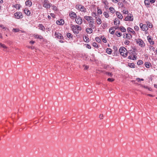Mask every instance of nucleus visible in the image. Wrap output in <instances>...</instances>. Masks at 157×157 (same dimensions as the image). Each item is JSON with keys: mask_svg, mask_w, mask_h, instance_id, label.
<instances>
[{"mask_svg": "<svg viewBox=\"0 0 157 157\" xmlns=\"http://www.w3.org/2000/svg\"><path fill=\"white\" fill-rule=\"evenodd\" d=\"M71 27L73 33L76 34H77L79 33V31L82 29L81 27L78 25H71Z\"/></svg>", "mask_w": 157, "mask_h": 157, "instance_id": "1", "label": "nucleus"}, {"mask_svg": "<svg viewBox=\"0 0 157 157\" xmlns=\"http://www.w3.org/2000/svg\"><path fill=\"white\" fill-rule=\"evenodd\" d=\"M119 52L121 55L124 57H126L128 52L126 49L124 47H121L119 49Z\"/></svg>", "mask_w": 157, "mask_h": 157, "instance_id": "2", "label": "nucleus"}, {"mask_svg": "<svg viewBox=\"0 0 157 157\" xmlns=\"http://www.w3.org/2000/svg\"><path fill=\"white\" fill-rule=\"evenodd\" d=\"M75 8L80 10L82 12L85 13L86 12V9L83 6L80 4H77L75 6Z\"/></svg>", "mask_w": 157, "mask_h": 157, "instance_id": "3", "label": "nucleus"}, {"mask_svg": "<svg viewBox=\"0 0 157 157\" xmlns=\"http://www.w3.org/2000/svg\"><path fill=\"white\" fill-rule=\"evenodd\" d=\"M136 42L137 44H138L141 47H144L145 46V44L143 41L140 39H136Z\"/></svg>", "mask_w": 157, "mask_h": 157, "instance_id": "4", "label": "nucleus"}, {"mask_svg": "<svg viewBox=\"0 0 157 157\" xmlns=\"http://www.w3.org/2000/svg\"><path fill=\"white\" fill-rule=\"evenodd\" d=\"M43 6L46 9H49L52 6V4L51 3H49V2L48 0H44Z\"/></svg>", "mask_w": 157, "mask_h": 157, "instance_id": "5", "label": "nucleus"}, {"mask_svg": "<svg viewBox=\"0 0 157 157\" xmlns=\"http://www.w3.org/2000/svg\"><path fill=\"white\" fill-rule=\"evenodd\" d=\"M15 17L17 19L21 18L23 17L22 13L21 12H17L14 14Z\"/></svg>", "mask_w": 157, "mask_h": 157, "instance_id": "6", "label": "nucleus"}, {"mask_svg": "<svg viewBox=\"0 0 157 157\" xmlns=\"http://www.w3.org/2000/svg\"><path fill=\"white\" fill-rule=\"evenodd\" d=\"M84 18L89 23H94L93 18L91 16H85L84 17Z\"/></svg>", "mask_w": 157, "mask_h": 157, "instance_id": "7", "label": "nucleus"}, {"mask_svg": "<svg viewBox=\"0 0 157 157\" xmlns=\"http://www.w3.org/2000/svg\"><path fill=\"white\" fill-rule=\"evenodd\" d=\"M69 16L70 18L72 19L76 18L77 17V15L76 13L72 11H71L70 13Z\"/></svg>", "mask_w": 157, "mask_h": 157, "instance_id": "8", "label": "nucleus"}, {"mask_svg": "<svg viewBox=\"0 0 157 157\" xmlns=\"http://www.w3.org/2000/svg\"><path fill=\"white\" fill-rule=\"evenodd\" d=\"M76 23L79 25H80L82 23V19L79 16H78V17L75 19Z\"/></svg>", "mask_w": 157, "mask_h": 157, "instance_id": "9", "label": "nucleus"}, {"mask_svg": "<svg viewBox=\"0 0 157 157\" xmlns=\"http://www.w3.org/2000/svg\"><path fill=\"white\" fill-rule=\"evenodd\" d=\"M123 38H127L128 40H130L132 37V35L130 34L125 33L123 34Z\"/></svg>", "mask_w": 157, "mask_h": 157, "instance_id": "10", "label": "nucleus"}, {"mask_svg": "<svg viewBox=\"0 0 157 157\" xmlns=\"http://www.w3.org/2000/svg\"><path fill=\"white\" fill-rule=\"evenodd\" d=\"M56 24L59 25H63L64 23V21L62 19H60L59 20H57L56 22Z\"/></svg>", "mask_w": 157, "mask_h": 157, "instance_id": "11", "label": "nucleus"}, {"mask_svg": "<svg viewBox=\"0 0 157 157\" xmlns=\"http://www.w3.org/2000/svg\"><path fill=\"white\" fill-rule=\"evenodd\" d=\"M25 13L28 16H30L31 15L30 11L28 9H25L23 10Z\"/></svg>", "mask_w": 157, "mask_h": 157, "instance_id": "12", "label": "nucleus"}, {"mask_svg": "<svg viewBox=\"0 0 157 157\" xmlns=\"http://www.w3.org/2000/svg\"><path fill=\"white\" fill-rule=\"evenodd\" d=\"M25 4L26 6L30 7L32 6V3L31 0H27L25 2Z\"/></svg>", "mask_w": 157, "mask_h": 157, "instance_id": "13", "label": "nucleus"}, {"mask_svg": "<svg viewBox=\"0 0 157 157\" xmlns=\"http://www.w3.org/2000/svg\"><path fill=\"white\" fill-rule=\"evenodd\" d=\"M133 18L132 17L128 16L126 17L125 19L124 20L125 21H133Z\"/></svg>", "mask_w": 157, "mask_h": 157, "instance_id": "14", "label": "nucleus"}, {"mask_svg": "<svg viewBox=\"0 0 157 157\" xmlns=\"http://www.w3.org/2000/svg\"><path fill=\"white\" fill-rule=\"evenodd\" d=\"M147 40L149 43L151 45H153L154 44V41L152 40L151 37L148 36L147 37Z\"/></svg>", "mask_w": 157, "mask_h": 157, "instance_id": "15", "label": "nucleus"}, {"mask_svg": "<svg viewBox=\"0 0 157 157\" xmlns=\"http://www.w3.org/2000/svg\"><path fill=\"white\" fill-rule=\"evenodd\" d=\"M33 36L35 38L40 39H43V37L42 36L38 35L37 34H34Z\"/></svg>", "mask_w": 157, "mask_h": 157, "instance_id": "16", "label": "nucleus"}, {"mask_svg": "<svg viewBox=\"0 0 157 157\" xmlns=\"http://www.w3.org/2000/svg\"><path fill=\"white\" fill-rule=\"evenodd\" d=\"M116 14L119 18L121 19H122L123 17V16L120 13L117 11L116 13Z\"/></svg>", "mask_w": 157, "mask_h": 157, "instance_id": "17", "label": "nucleus"}, {"mask_svg": "<svg viewBox=\"0 0 157 157\" xmlns=\"http://www.w3.org/2000/svg\"><path fill=\"white\" fill-rule=\"evenodd\" d=\"M38 27H39V29L43 31H44L45 28L44 26L42 24H39Z\"/></svg>", "mask_w": 157, "mask_h": 157, "instance_id": "18", "label": "nucleus"}, {"mask_svg": "<svg viewBox=\"0 0 157 157\" xmlns=\"http://www.w3.org/2000/svg\"><path fill=\"white\" fill-rule=\"evenodd\" d=\"M114 24L115 25H117V24L119 25L120 24V21L118 18H115L114 21Z\"/></svg>", "mask_w": 157, "mask_h": 157, "instance_id": "19", "label": "nucleus"}, {"mask_svg": "<svg viewBox=\"0 0 157 157\" xmlns=\"http://www.w3.org/2000/svg\"><path fill=\"white\" fill-rule=\"evenodd\" d=\"M127 31L128 32H130L134 34H135L136 33L133 30V29H132L130 27L128 28Z\"/></svg>", "mask_w": 157, "mask_h": 157, "instance_id": "20", "label": "nucleus"}, {"mask_svg": "<svg viewBox=\"0 0 157 157\" xmlns=\"http://www.w3.org/2000/svg\"><path fill=\"white\" fill-rule=\"evenodd\" d=\"M148 29V27L147 25L143 24V27L142 30L143 31H146Z\"/></svg>", "mask_w": 157, "mask_h": 157, "instance_id": "21", "label": "nucleus"}, {"mask_svg": "<svg viewBox=\"0 0 157 157\" xmlns=\"http://www.w3.org/2000/svg\"><path fill=\"white\" fill-rule=\"evenodd\" d=\"M145 67L147 68H149L150 66H151V63L149 62H146L144 64Z\"/></svg>", "mask_w": 157, "mask_h": 157, "instance_id": "22", "label": "nucleus"}, {"mask_svg": "<svg viewBox=\"0 0 157 157\" xmlns=\"http://www.w3.org/2000/svg\"><path fill=\"white\" fill-rule=\"evenodd\" d=\"M86 31L87 33H92L93 32V30L91 28H87L86 29Z\"/></svg>", "mask_w": 157, "mask_h": 157, "instance_id": "23", "label": "nucleus"}, {"mask_svg": "<svg viewBox=\"0 0 157 157\" xmlns=\"http://www.w3.org/2000/svg\"><path fill=\"white\" fill-rule=\"evenodd\" d=\"M96 18L97 24L98 25H100L101 23V19H100L99 17H96Z\"/></svg>", "mask_w": 157, "mask_h": 157, "instance_id": "24", "label": "nucleus"}, {"mask_svg": "<svg viewBox=\"0 0 157 157\" xmlns=\"http://www.w3.org/2000/svg\"><path fill=\"white\" fill-rule=\"evenodd\" d=\"M128 65L131 68H135V65L133 63H128Z\"/></svg>", "mask_w": 157, "mask_h": 157, "instance_id": "25", "label": "nucleus"}, {"mask_svg": "<svg viewBox=\"0 0 157 157\" xmlns=\"http://www.w3.org/2000/svg\"><path fill=\"white\" fill-rule=\"evenodd\" d=\"M121 31L122 32H126V29L123 26H121L119 28Z\"/></svg>", "mask_w": 157, "mask_h": 157, "instance_id": "26", "label": "nucleus"}, {"mask_svg": "<svg viewBox=\"0 0 157 157\" xmlns=\"http://www.w3.org/2000/svg\"><path fill=\"white\" fill-rule=\"evenodd\" d=\"M83 39L84 41L86 43H88L90 41L89 38L86 36H85L84 37H83Z\"/></svg>", "mask_w": 157, "mask_h": 157, "instance_id": "27", "label": "nucleus"}, {"mask_svg": "<svg viewBox=\"0 0 157 157\" xmlns=\"http://www.w3.org/2000/svg\"><path fill=\"white\" fill-rule=\"evenodd\" d=\"M106 50V52L109 54H110L112 52V50L110 48H107Z\"/></svg>", "mask_w": 157, "mask_h": 157, "instance_id": "28", "label": "nucleus"}, {"mask_svg": "<svg viewBox=\"0 0 157 157\" xmlns=\"http://www.w3.org/2000/svg\"><path fill=\"white\" fill-rule=\"evenodd\" d=\"M109 10L110 12L112 13H114L115 11V9L112 7H110L109 8Z\"/></svg>", "mask_w": 157, "mask_h": 157, "instance_id": "29", "label": "nucleus"}, {"mask_svg": "<svg viewBox=\"0 0 157 157\" xmlns=\"http://www.w3.org/2000/svg\"><path fill=\"white\" fill-rule=\"evenodd\" d=\"M109 32L110 34H113L115 32V30H113V28H111L109 29Z\"/></svg>", "mask_w": 157, "mask_h": 157, "instance_id": "30", "label": "nucleus"}, {"mask_svg": "<svg viewBox=\"0 0 157 157\" xmlns=\"http://www.w3.org/2000/svg\"><path fill=\"white\" fill-rule=\"evenodd\" d=\"M67 36L69 38L72 39L73 37V36L70 33H68L67 34Z\"/></svg>", "mask_w": 157, "mask_h": 157, "instance_id": "31", "label": "nucleus"}, {"mask_svg": "<svg viewBox=\"0 0 157 157\" xmlns=\"http://www.w3.org/2000/svg\"><path fill=\"white\" fill-rule=\"evenodd\" d=\"M149 0H145L144 2L145 5L149 6L150 5V3Z\"/></svg>", "mask_w": 157, "mask_h": 157, "instance_id": "32", "label": "nucleus"}, {"mask_svg": "<svg viewBox=\"0 0 157 157\" xmlns=\"http://www.w3.org/2000/svg\"><path fill=\"white\" fill-rule=\"evenodd\" d=\"M118 5L119 6V8L123 7L124 6V4L123 3L120 2L118 3Z\"/></svg>", "mask_w": 157, "mask_h": 157, "instance_id": "33", "label": "nucleus"}, {"mask_svg": "<svg viewBox=\"0 0 157 157\" xmlns=\"http://www.w3.org/2000/svg\"><path fill=\"white\" fill-rule=\"evenodd\" d=\"M95 40L98 43H100L101 42V40L100 38L98 37H96L95 38Z\"/></svg>", "mask_w": 157, "mask_h": 157, "instance_id": "34", "label": "nucleus"}, {"mask_svg": "<svg viewBox=\"0 0 157 157\" xmlns=\"http://www.w3.org/2000/svg\"><path fill=\"white\" fill-rule=\"evenodd\" d=\"M60 35L61 33H60L55 32V36L56 37H57L59 38V36Z\"/></svg>", "mask_w": 157, "mask_h": 157, "instance_id": "35", "label": "nucleus"}, {"mask_svg": "<svg viewBox=\"0 0 157 157\" xmlns=\"http://www.w3.org/2000/svg\"><path fill=\"white\" fill-rule=\"evenodd\" d=\"M52 6V9L53 10H54V11H56V10H57V7L56 6H54V5H52V6Z\"/></svg>", "mask_w": 157, "mask_h": 157, "instance_id": "36", "label": "nucleus"}, {"mask_svg": "<svg viewBox=\"0 0 157 157\" xmlns=\"http://www.w3.org/2000/svg\"><path fill=\"white\" fill-rule=\"evenodd\" d=\"M0 45L1 47L3 48L4 49H6L7 47L4 44H2L1 43H0Z\"/></svg>", "mask_w": 157, "mask_h": 157, "instance_id": "37", "label": "nucleus"}, {"mask_svg": "<svg viewBox=\"0 0 157 157\" xmlns=\"http://www.w3.org/2000/svg\"><path fill=\"white\" fill-rule=\"evenodd\" d=\"M143 61L141 60H139L137 62V64L138 65H140L143 63Z\"/></svg>", "mask_w": 157, "mask_h": 157, "instance_id": "38", "label": "nucleus"}, {"mask_svg": "<svg viewBox=\"0 0 157 157\" xmlns=\"http://www.w3.org/2000/svg\"><path fill=\"white\" fill-rule=\"evenodd\" d=\"M105 74H106V75H107L111 77H112L113 76V74L112 73H109L108 72H106L105 73Z\"/></svg>", "mask_w": 157, "mask_h": 157, "instance_id": "39", "label": "nucleus"}, {"mask_svg": "<svg viewBox=\"0 0 157 157\" xmlns=\"http://www.w3.org/2000/svg\"><path fill=\"white\" fill-rule=\"evenodd\" d=\"M116 35L118 37L121 36L122 35V34L121 33H118L117 32L116 33Z\"/></svg>", "mask_w": 157, "mask_h": 157, "instance_id": "40", "label": "nucleus"}, {"mask_svg": "<svg viewBox=\"0 0 157 157\" xmlns=\"http://www.w3.org/2000/svg\"><path fill=\"white\" fill-rule=\"evenodd\" d=\"M104 15L105 16L106 18H108L109 17V14L108 13H107L106 12H104Z\"/></svg>", "mask_w": 157, "mask_h": 157, "instance_id": "41", "label": "nucleus"}, {"mask_svg": "<svg viewBox=\"0 0 157 157\" xmlns=\"http://www.w3.org/2000/svg\"><path fill=\"white\" fill-rule=\"evenodd\" d=\"M20 6L19 4H16L15 6H14V7L15 8H16L17 9H19L20 8Z\"/></svg>", "mask_w": 157, "mask_h": 157, "instance_id": "42", "label": "nucleus"}, {"mask_svg": "<svg viewBox=\"0 0 157 157\" xmlns=\"http://www.w3.org/2000/svg\"><path fill=\"white\" fill-rule=\"evenodd\" d=\"M19 30V29H17V28H14V29H13V31L14 32H18Z\"/></svg>", "mask_w": 157, "mask_h": 157, "instance_id": "43", "label": "nucleus"}, {"mask_svg": "<svg viewBox=\"0 0 157 157\" xmlns=\"http://www.w3.org/2000/svg\"><path fill=\"white\" fill-rule=\"evenodd\" d=\"M130 43V41H129L128 40H125L124 42V44L125 45H128Z\"/></svg>", "mask_w": 157, "mask_h": 157, "instance_id": "44", "label": "nucleus"}, {"mask_svg": "<svg viewBox=\"0 0 157 157\" xmlns=\"http://www.w3.org/2000/svg\"><path fill=\"white\" fill-rule=\"evenodd\" d=\"M107 80L108 81L112 82H113V81H114V79H113V78H109L107 79Z\"/></svg>", "mask_w": 157, "mask_h": 157, "instance_id": "45", "label": "nucleus"}, {"mask_svg": "<svg viewBox=\"0 0 157 157\" xmlns=\"http://www.w3.org/2000/svg\"><path fill=\"white\" fill-rule=\"evenodd\" d=\"M149 24H147V25H148L147 26L148 27H149L150 28H151L152 27V25L150 23V22H148Z\"/></svg>", "mask_w": 157, "mask_h": 157, "instance_id": "46", "label": "nucleus"}, {"mask_svg": "<svg viewBox=\"0 0 157 157\" xmlns=\"http://www.w3.org/2000/svg\"><path fill=\"white\" fill-rule=\"evenodd\" d=\"M98 13L99 14H101L102 13L101 10L100 9H98Z\"/></svg>", "mask_w": 157, "mask_h": 157, "instance_id": "47", "label": "nucleus"}, {"mask_svg": "<svg viewBox=\"0 0 157 157\" xmlns=\"http://www.w3.org/2000/svg\"><path fill=\"white\" fill-rule=\"evenodd\" d=\"M92 45L94 47H95L96 48H97L98 47V45L96 43H93L92 44Z\"/></svg>", "mask_w": 157, "mask_h": 157, "instance_id": "48", "label": "nucleus"}, {"mask_svg": "<svg viewBox=\"0 0 157 157\" xmlns=\"http://www.w3.org/2000/svg\"><path fill=\"white\" fill-rule=\"evenodd\" d=\"M102 41L104 43H106L107 42L106 39L105 37H103V38L102 39Z\"/></svg>", "mask_w": 157, "mask_h": 157, "instance_id": "49", "label": "nucleus"}, {"mask_svg": "<svg viewBox=\"0 0 157 157\" xmlns=\"http://www.w3.org/2000/svg\"><path fill=\"white\" fill-rule=\"evenodd\" d=\"M134 29L136 31H138L139 29V28L137 26H135L134 27Z\"/></svg>", "mask_w": 157, "mask_h": 157, "instance_id": "50", "label": "nucleus"}, {"mask_svg": "<svg viewBox=\"0 0 157 157\" xmlns=\"http://www.w3.org/2000/svg\"><path fill=\"white\" fill-rule=\"evenodd\" d=\"M90 27L91 28H92L93 29H94L95 28L94 25L92 23V24H90Z\"/></svg>", "mask_w": 157, "mask_h": 157, "instance_id": "51", "label": "nucleus"}, {"mask_svg": "<svg viewBox=\"0 0 157 157\" xmlns=\"http://www.w3.org/2000/svg\"><path fill=\"white\" fill-rule=\"evenodd\" d=\"M86 47L88 48V49L91 48V47L89 44H87Z\"/></svg>", "mask_w": 157, "mask_h": 157, "instance_id": "52", "label": "nucleus"}, {"mask_svg": "<svg viewBox=\"0 0 157 157\" xmlns=\"http://www.w3.org/2000/svg\"><path fill=\"white\" fill-rule=\"evenodd\" d=\"M123 12V13L125 14H127L128 13V11L126 10H124Z\"/></svg>", "mask_w": 157, "mask_h": 157, "instance_id": "53", "label": "nucleus"}, {"mask_svg": "<svg viewBox=\"0 0 157 157\" xmlns=\"http://www.w3.org/2000/svg\"><path fill=\"white\" fill-rule=\"evenodd\" d=\"M58 39H63V37L62 35L61 34V35H59Z\"/></svg>", "mask_w": 157, "mask_h": 157, "instance_id": "54", "label": "nucleus"}, {"mask_svg": "<svg viewBox=\"0 0 157 157\" xmlns=\"http://www.w3.org/2000/svg\"><path fill=\"white\" fill-rule=\"evenodd\" d=\"M137 57L135 55H134L133 57H132V59L134 60L136 59Z\"/></svg>", "mask_w": 157, "mask_h": 157, "instance_id": "55", "label": "nucleus"}, {"mask_svg": "<svg viewBox=\"0 0 157 157\" xmlns=\"http://www.w3.org/2000/svg\"><path fill=\"white\" fill-rule=\"evenodd\" d=\"M140 28L142 29V30L143 24L142 23H141L140 24Z\"/></svg>", "mask_w": 157, "mask_h": 157, "instance_id": "56", "label": "nucleus"}, {"mask_svg": "<svg viewBox=\"0 0 157 157\" xmlns=\"http://www.w3.org/2000/svg\"><path fill=\"white\" fill-rule=\"evenodd\" d=\"M113 49L115 50V51H117V47L115 46H113Z\"/></svg>", "mask_w": 157, "mask_h": 157, "instance_id": "57", "label": "nucleus"}, {"mask_svg": "<svg viewBox=\"0 0 157 157\" xmlns=\"http://www.w3.org/2000/svg\"><path fill=\"white\" fill-rule=\"evenodd\" d=\"M83 66L85 67L84 69V70H87L89 68V67L87 66Z\"/></svg>", "mask_w": 157, "mask_h": 157, "instance_id": "58", "label": "nucleus"}, {"mask_svg": "<svg viewBox=\"0 0 157 157\" xmlns=\"http://www.w3.org/2000/svg\"><path fill=\"white\" fill-rule=\"evenodd\" d=\"M103 115L102 114H101L99 115V117L100 119H102L103 118Z\"/></svg>", "mask_w": 157, "mask_h": 157, "instance_id": "59", "label": "nucleus"}, {"mask_svg": "<svg viewBox=\"0 0 157 157\" xmlns=\"http://www.w3.org/2000/svg\"><path fill=\"white\" fill-rule=\"evenodd\" d=\"M120 2H122L123 3H125L126 2V1H125V0H121Z\"/></svg>", "mask_w": 157, "mask_h": 157, "instance_id": "60", "label": "nucleus"}, {"mask_svg": "<svg viewBox=\"0 0 157 157\" xmlns=\"http://www.w3.org/2000/svg\"><path fill=\"white\" fill-rule=\"evenodd\" d=\"M149 2L151 3H153L155 2V0H149Z\"/></svg>", "mask_w": 157, "mask_h": 157, "instance_id": "61", "label": "nucleus"}, {"mask_svg": "<svg viewBox=\"0 0 157 157\" xmlns=\"http://www.w3.org/2000/svg\"><path fill=\"white\" fill-rule=\"evenodd\" d=\"M50 15L51 17H55V15L53 13H51Z\"/></svg>", "mask_w": 157, "mask_h": 157, "instance_id": "62", "label": "nucleus"}, {"mask_svg": "<svg viewBox=\"0 0 157 157\" xmlns=\"http://www.w3.org/2000/svg\"><path fill=\"white\" fill-rule=\"evenodd\" d=\"M104 3L105 5H107L108 4V2L106 0H105V1H104Z\"/></svg>", "mask_w": 157, "mask_h": 157, "instance_id": "63", "label": "nucleus"}, {"mask_svg": "<svg viewBox=\"0 0 157 157\" xmlns=\"http://www.w3.org/2000/svg\"><path fill=\"white\" fill-rule=\"evenodd\" d=\"M35 43V41L33 40H31L30 42V43L31 44H33Z\"/></svg>", "mask_w": 157, "mask_h": 157, "instance_id": "64", "label": "nucleus"}]
</instances>
